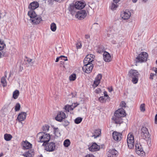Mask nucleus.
Segmentation results:
<instances>
[{"mask_svg": "<svg viewBox=\"0 0 157 157\" xmlns=\"http://www.w3.org/2000/svg\"><path fill=\"white\" fill-rule=\"evenodd\" d=\"M66 117V115L62 111L59 112L57 116L55 117L56 120L59 121L61 122L63 119Z\"/></svg>", "mask_w": 157, "mask_h": 157, "instance_id": "f8f14e48", "label": "nucleus"}, {"mask_svg": "<svg viewBox=\"0 0 157 157\" xmlns=\"http://www.w3.org/2000/svg\"><path fill=\"white\" fill-rule=\"evenodd\" d=\"M143 1L144 2H146L147 0H143Z\"/></svg>", "mask_w": 157, "mask_h": 157, "instance_id": "774afa93", "label": "nucleus"}, {"mask_svg": "<svg viewBox=\"0 0 157 157\" xmlns=\"http://www.w3.org/2000/svg\"><path fill=\"white\" fill-rule=\"evenodd\" d=\"M2 53L1 52H0V57H2Z\"/></svg>", "mask_w": 157, "mask_h": 157, "instance_id": "0e129e2a", "label": "nucleus"}, {"mask_svg": "<svg viewBox=\"0 0 157 157\" xmlns=\"http://www.w3.org/2000/svg\"><path fill=\"white\" fill-rule=\"evenodd\" d=\"M76 75L75 74H73L69 76V78H76Z\"/></svg>", "mask_w": 157, "mask_h": 157, "instance_id": "49530a36", "label": "nucleus"}, {"mask_svg": "<svg viewBox=\"0 0 157 157\" xmlns=\"http://www.w3.org/2000/svg\"><path fill=\"white\" fill-rule=\"evenodd\" d=\"M117 153V151L115 149H110L107 153V157H115Z\"/></svg>", "mask_w": 157, "mask_h": 157, "instance_id": "dca6fc26", "label": "nucleus"}, {"mask_svg": "<svg viewBox=\"0 0 157 157\" xmlns=\"http://www.w3.org/2000/svg\"><path fill=\"white\" fill-rule=\"evenodd\" d=\"M5 46V44L3 43V41H0V50H2Z\"/></svg>", "mask_w": 157, "mask_h": 157, "instance_id": "79ce46f5", "label": "nucleus"}, {"mask_svg": "<svg viewBox=\"0 0 157 157\" xmlns=\"http://www.w3.org/2000/svg\"><path fill=\"white\" fill-rule=\"evenodd\" d=\"M20 93L18 90H16L13 93V97L14 99H17Z\"/></svg>", "mask_w": 157, "mask_h": 157, "instance_id": "cd10ccee", "label": "nucleus"}, {"mask_svg": "<svg viewBox=\"0 0 157 157\" xmlns=\"http://www.w3.org/2000/svg\"><path fill=\"white\" fill-rule=\"evenodd\" d=\"M101 89L100 88H98L96 89L95 90V92L96 93H99L101 92Z\"/></svg>", "mask_w": 157, "mask_h": 157, "instance_id": "3c124183", "label": "nucleus"}, {"mask_svg": "<svg viewBox=\"0 0 157 157\" xmlns=\"http://www.w3.org/2000/svg\"><path fill=\"white\" fill-rule=\"evenodd\" d=\"M126 116L124 110L122 108L118 109L116 110L112 119L116 124H121L122 122V117Z\"/></svg>", "mask_w": 157, "mask_h": 157, "instance_id": "f257e3e1", "label": "nucleus"}, {"mask_svg": "<svg viewBox=\"0 0 157 157\" xmlns=\"http://www.w3.org/2000/svg\"><path fill=\"white\" fill-rule=\"evenodd\" d=\"M75 6L77 9H81L85 6L84 3L80 1H78L75 3Z\"/></svg>", "mask_w": 157, "mask_h": 157, "instance_id": "4be33fe9", "label": "nucleus"}, {"mask_svg": "<svg viewBox=\"0 0 157 157\" xmlns=\"http://www.w3.org/2000/svg\"><path fill=\"white\" fill-rule=\"evenodd\" d=\"M31 22L35 25L39 24L41 21H42V18L40 16L36 15L35 17L32 19H30Z\"/></svg>", "mask_w": 157, "mask_h": 157, "instance_id": "2eb2a0df", "label": "nucleus"}, {"mask_svg": "<svg viewBox=\"0 0 157 157\" xmlns=\"http://www.w3.org/2000/svg\"><path fill=\"white\" fill-rule=\"evenodd\" d=\"M140 110L142 112H144L145 111V104L144 103L140 105Z\"/></svg>", "mask_w": 157, "mask_h": 157, "instance_id": "e433bc0d", "label": "nucleus"}, {"mask_svg": "<svg viewBox=\"0 0 157 157\" xmlns=\"http://www.w3.org/2000/svg\"><path fill=\"white\" fill-rule=\"evenodd\" d=\"M56 29V24L54 23H53L51 24V30L53 32H55Z\"/></svg>", "mask_w": 157, "mask_h": 157, "instance_id": "473e14b6", "label": "nucleus"}, {"mask_svg": "<svg viewBox=\"0 0 157 157\" xmlns=\"http://www.w3.org/2000/svg\"><path fill=\"white\" fill-rule=\"evenodd\" d=\"M1 84L3 87L6 86L7 85V82L6 79H1Z\"/></svg>", "mask_w": 157, "mask_h": 157, "instance_id": "c9c22d12", "label": "nucleus"}, {"mask_svg": "<svg viewBox=\"0 0 157 157\" xmlns=\"http://www.w3.org/2000/svg\"><path fill=\"white\" fill-rule=\"evenodd\" d=\"M54 132L55 136H60V133L59 132V129L57 128H54Z\"/></svg>", "mask_w": 157, "mask_h": 157, "instance_id": "72a5a7b5", "label": "nucleus"}, {"mask_svg": "<svg viewBox=\"0 0 157 157\" xmlns=\"http://www.w3.org/2000/svg\"><path fill=\"white\" fill-rule=\"evenodd\" d=\"M100 82V79H95L94 81V83L92 85L93 87L94 88L96 87Z\"/></svg>", "mask_w": 157, "mask_h": 157, "instance_id": "c756f323", "label": "nucleus"}, {"mask_svg": "<svg viewBox=\"0 0 157 157\" xmlns=\"http://www.w3.org/2000/svg\"><path fill=\"white\" fill-rule=\"evenodd\" d=\"M34 154L33 152L28 151L23 154V155L26 157H32Z\"/></svg>", "mask_w": 157, "mask_h": 157, "instance_id": "7c9ffc66", "label": "nucleus"}, {"mask_svg": "<svg viewBox=\"0 0 157 157\" xmlns=\"http://www.w3.org/2000/svg\"><path fill=\"white\" fill-rule=\"evenodd\" d=\"M108 90L109 92H111L113 91V88L112 87H109L108 88Z\"/></svg>", "mask_w": 157, "mask_h": 157, "instance_id": "6e6d98bb", "label": "nucleus"}, {"mask_svg": "<svg viewBox=\"0 0 157 157\" xmlns=\"http://www.w3.org/2000/svg\"><path fill=\"white\" fill-rule=\"evenodd\" d=\"M138 0H132V2L133 3H135Z\"/></svg>", "mask_w": 157, "mask_h": 157, "instance_id": "e2e57ef3", "label": "nucleus"}, {"mask_svg": "<svg viewBox=\"0 0 157 157\" xmlns=\"http://www.w3.org/2000/svg\"><path fill=\"white\" fill-rule=\"evenodd\" d=\"M138 79H132V81L134 84H136L138 81Z\"/></svg>", "mask_w": 157, "mask_h": 157, "instance_id": "8fccbe9b", "label": "nucleus"}, {"mask_svg": "<svg viewBox=\"0 0 157 157\" xmlns=\"http://www.w3.org/2000/svg\"><path fill=\"white\" fill-rule=\"evenodd\" d=\"M21 107V105L19 103H17L15 106L14 109L16 111H17L20 110Z\"/></svg>", "mask_w": 157, "mask_h": 157, "instance_id": "ea45409f", "label": "nucleus"}, {"mask_svg": "<svg viewBox=\"0 0 157 157\" xmlns=\"http://www.w3.org/2000/svg\"><path fill=\"white\" fill-rule=\"evenodd\" d=\"M127 143L128 147L130 149L134 147V139L133 135L130 133L128 134L127 136Z\"/></svg>", "mask_w": 157, "mask_h": 157, "instance_id": "7ed1b4c3", "label": "nucleus"}, {"mask_svg": "<svg viewBox=\"0 0 157 157\" xmlns=\"http://www.w3.org/2000/svg\"><path fill=\"white\" fill-rule=\"evenodd\" d=\"M98 26H99V25H98V24L97 23H95L94 24V25L93 26V27L94 28V27H98Z\"/></svg>", "mask_w": 157, "mask_h": 157, "instance_id": "5fc2aeb1", "label": "nucleus"}, {"mask_svg": "<svg viewBox=\"0 0 157 157\" xmlns=\"http://www.w3.org/2000/svg\"><path fill=\"white\" fill-rule=\"evenodd\" d=\"M70 144V142L69 140L67 139L65 140L63 143L64 145L66 147H68Z\"/></svg>", "mask_w": 157, "mask_h": 157, "instance_id": "f704fd0d", "label": "nucleus"}, {"mask_svg": "<svg viewBox=\"0 0 157 157\" xmlns=\"http://www.w3.org/2000/svg\"><path fill=\"white\" fill-rule=\"evenodd\" d=\"M102 77V75L101 74H99L95 78H101Z\"/></svg>", "mask_w": 157, "mask_h": 157, "instance_id": "09e8293b", "label": "nucleus"}, {"mask_svg": "<svg viewBox=\"0 0 157 157\" xmlns=\"http://www.w3.org/2000/svg\"><path fill=\"white\" fill-rule=\"evenodd\" d=\"M39 6V4L36 1H33L28 6L30 10H34Z\"/></svg>", "mask_w": 157, "mask_h": 157, "instance_id": "a211bd4d", "label": "nucleus"}, {"mask_svg": "<svg viewBox=\"0 0 157 157\" xmlns=\"http://www.w3.org/2000/svg\"><path fill=\"white\" fill-rule=\"evenodd\" d=\"M25 60L29 64L31 63L33 64V62H32V59L26 57V59Z\"/></svg>", "mask_w": 157, "mask_h": 157, "instance_id": "37998d69", "label": "nucleus"}, {"mask_svg": "<svg viewBox=\"0 0 157 157\" xmlns=\"http://www.w3.org/2000/svg\"><path fill=\"white\" fill-rule=\"evenodd\" d=\"M50 139L49 134L41 132L38 133L36 135V139L38 142H43V145L48 142Z\"/></svg>", "mask_w": 157, "mask_h": 157, "instance_id": "f03ea898", "label": "nucleus"}, {"mask_svg": "<svg viewBox=\"0 0 157 157\" xmlns=\"http://www.w3.org/2000/svg\"><path fill=\"white\" fill-rule=\"evenodd\" d=\"M155 73H156V72L157 71V68H155Z\"/></svg>", "mask_w": 157, "mask_h": 157, "instance_id": "69168bd1", "label": "nucleus"}, {"mask_svg": "<svg viewBox=\"0 0 157 157\" xmlns=\"http://www.w3.org/2000/svg\"><path fill=\"white\" fill-rule=\"evenodd\" d=\"M136 151L138 155L141 156H143L145 154L142 147L140 144H136L135 145Z\"/></svg>", "mask_w": 157, "mask_h": 157, "instance_id": "1a4fd4ad", "label": "nucleus"}, {"mask_svg": "<svg viewBox=\"0 0 157 157\" xmlns=\"http://www.w3.org/2000/svg\"><path fill=\"white\" fill-rule=\"evenodd\" d=\"M104 60L106 62H109L112 60V58L110 54L108 52H105L103 54Z\"/></svg>", "mask_w": 157, "mask_h": 157, "instance_id": "aec40b11", "label": "nucleus"}, {"mask_svg": "<svg viewBox=\"0 0 157 157\" xmlns=\"http://www.w3.org/2000/svg\"><path fill=\"white\" fill-rule=\"evenodd\" d=\"M86 15V13L85 10H80L77 12L75 15V17L80 20H82L85 17Z\"/></svg>", "mask_w": 157, "mask_h": 157, "instance_id": "9d476101", "label": "nucleus"}, {"mask_svg": "<svg viewBox=\"0 0 157 157\" xmlns=\"http://www.w3.org/2000/svg\"><path fill=\"white\" fill-rule=\"evenodd\" d=\"M68 9L71 13H73L74 12H75V10L77 9L75 6H74L73 5H70Z\"/></svg>", "mask_w": 157, "mask_h": 157, "instance_id": "bb28decb", "label": "nucleus"}, {"mask_svg": "<svg viewBox=\"0 0 157 157\" xmlns=\"http://www.w3.org/2000/svg\"><path fill=\"white\" fill-rule=\"evenodd\" d=\"M21 145L23 149H29L32 146V144L26 140L22 141Z\"/></svg>", "mask_w": 157, "mask_h": 157, "instance_id": "ddd939ff", "label": "nucleus"}, {"mask_svg": "<svg viewBox=\"0 0 157 157\" xmlns=\"http://www.w3.org/2000/svg\"><path fill=\"white\" fill-rule=\"evenodd\" d=\"M131 16V13L128 10H125L122 13L121 16L122 18L126 20L128 19Z\"/></svg>", "mask_w": 157, "mask_h": 157, "instance_id": "f3484780", "label": "nucleus"}, {"mask_svg": "<svg viewBox=\"0 0 157 157\" xmlns=\"http://www.w3.org/2000/svg\"><path fill=\"white\" fill-rule=\"evenodd\" d=\"M155 124H157V114L156 115L155 118Z\"/></svg>", "mask_w": 157, "mask_h": 157, "instance_id": "864d4df0", "label": "nucleus"}, {"mask_svg": "<svg viewBox=\"0 0 157 157\" xmlns=\"http://www.w3.org/2000/svg\"><path fill=\"white\" fill-rule=\"evenodd\" d=\"M118 6V5L117 4L113 2L112 3L110 9L111 10H116Z\"/></svg>", "mask_w": 157, "mask_h": 157, "instance_id": "2f4dec72", "label": "nucleus"}, {"mask_svg": "<svg viewBox=\"0 0 157 157\" xmlns=\"http://www.w3.org/2000/svg\"><path fill=\"white\" fill-rule=\"evenodd\" d=\"M156 74V73H151L150 75V78H153L152 77L154 76V75H155Z\"/></svg>", "mask_w": 157, "mask_h": 157, "instance_id": "603ef678", "label": "nucleus"}, {"mask_svg": "<svg viewBox=\"0 0 157 157\" xmlns=\"http://www.w3.org/2000/svg\"><path fill=\"white\" fill-rule=\"evenodd\" d=\"M49 126L48 125H44L42 128V129L44 131H47L49 130Z\"/></svg>", "mask_w": 157, "mask_h": 157, "instance_id": "a19ab883", "label": "nucleus"}, {"mask_svg": "<svg viewBox=\"0 0 157 157\" xmlns=\"http://www.w3.org/2000/svg\"><path fill=\"white\" fill-rule=\"evenodd\" d=\"M90 36L88 34H86L85 35V38L86 39H88L90 38Z\"/></svg>", "mask_w": 157, "mask_h": 157, "instance_id": "bf43d9fd", "label": "nucleus"}, {"mask_svg": "<svg viewBox=\"0 0 157 157\" xmlns=\"http://www.w3.org/2000/svg\"><path fill=\"white\" fill-rule=\"evenodd\" d=\"M100 148V146L97 144L96 143H93L89 148L90 151L92 152L95 151L99 150Z\"/></svg>", "mask_w": 157, "mask_h": 157, "instance_id": "6ab92c4d", "label": "nucleus"}, {"mask_svg": "<svg viewBox=\"0 0 157 157\" xmlns=\"http://www.w3.org/2000/svg\"><path fill=\"white\" fill-rule=\"evenodd\" d=\"M99 100L101 102H105V98L102 96L100 97L99 98Z\"/></svg>", "mask_w": 157, "mask_h": 157, "instance_id": "c03bdc74", "label": "nucleus"}, {"mask_svg": "<svg viewBox=\"0 0 157 157\" xmlns=\"http://www.w3.org/2000/svg\"><path fill=\"white\" fill-rule=\"evenodd\" d=\"M28 14L30 17V19H33L37 15L34 10H30L28 12Z\"/></svg>", "mask_w": 157, "mask_h": 157, "instance_id": "393cba45", "label": "nucleus"}, {"mask_svg": "<svg viewBox=\"0 0 157 157\" xmlns=\"http://www.w3.org/2000/svg\"><path fill=\"white\" fill-rule=\"evenodd\" d=\"M26 113L25 112H21L18 115L17 117V120L20 122L24 120L26 118Z\"/></svg>", "mask_w": 157, "mask_h": 157, "instance_id": "412c9836", "label": "nucleus"}, {"mask_svg": "<svg viewBox=\"0 0 157 157\" xmlns=\"http://www.w3.org/2000/svg\"><path fill=\"white\" fill-rule=\"evenodd\" d=\"M104 94L105 96L109 97L107 94V92H106L104 91Z\"/></svg>", "mask_w": 157, "mask_h": 157, "instance_id": "13d9d810", "label": "nucleus"}, {"mask_svg": "<svg viewBox=\"0 0 157 157\" xmlns=\"http://www.w3.org/2000/svg\"><path fill=\"white\" fill-rule=\"evenodd\" d=\"M85 157H94V156L92 155L89 154L86 155Z\"/></svg>", "mask_w": 157, "mask_h": 157, "instance_id": "052dcab7", "label": "nucleus"}, {"mask_svg": "<svg viewBox=\"0 0 157 157\" xmlns=\"http://www.w3.org/2000/svg\"><path fill=\"white\" fill-rule=\"evenodd\" d=\"M111 43L113 44H115L116 43V41L114 40H113L111 41Z\"/></svg>", "mask_w": 157, "mask_h": 157, "instance_id": "680f3d73", "label": "nucleus"}, {"mask_svg": "<svg viewBox=\"0 0 157 157\" xmlns=\"http://www.w3.org/2000/svg\"><path fill=\"white\" fill-rule=\"evenodd\" d=\"M12 75V73L11 72H7L6 71L4 73V76L2 77V78H12L11 76Z\"/></svg>", "mask_w": 157, "mask_h": 157, "instance_id": "a878e982", "label": "nucleus"}, {"mask_svg": "<svg viewBox=\"0 0 157 157\" xmlns=\"http://www.w3.org/2000/svg\"><path fill=\"white\" fill-rule=\"evenodd\" d=\"M120 0H113V2L117 4Z\"/></svg>", "mask_w": 157, "mask_h": 157, "instance_id": "4d7b16f0", "label": "nucleus"}, {"mask_svg": "<svg viewBox=\"0 0 157 157\" xmlns=\"http://www.w3.org/2000/svg\"><path fill=\"white\" fill-rule=\"evenodd\" d=\"M82 119L81 117H78L75 120V122L76 124H78L82 121Z\"/></svg>", "mask_w": 157, "mask_h": 157, "instance_id": "4c0bfd02", "label": "nucleus"}, {"mask_svg": "<svg viewBox=\"0 0 157 157\" xmlns=\"http://www.w3.org/2000/svg\"><path fill=\"white\" fill-rule=\"evenodd\" d=\"M95 57V56L92 54H89L87 55L84 58V63H90L93 64V63Z\"/></svg>", "mask_w": 157, "mask_h": 157, "instance_id": "0eeeda50", "label": "nucleus"}, {"mask_svg": "<svg viewBox=\"0 0 157 157\" xmlns=\"http://www.w3.org/2000/svg\"><path fill=\"white\" fill-rule=\"evenodd\" d=\"M77 106V105H76L75 104H73L72 105H66L64 109H65V111L66 112H69L70 110H73L74 108L75 107Z\"/></svg>", "mask_w": 157, "mask_h": 157, "instance_id": "5701e85b", "label": "nucleus"}, {"mask_svg": "<svg viewBox=\"0 0 157 157\" xmlns=\"http://www.w3.org/2000/svg\"><path fill=\"white\" fill-rule=\"evenodd\" d=\"M12 138V136L10 134H5L4 135V138L7 141L10 140Z\"/></svg>", "mask_w": 157, "mask_h": 157, "instance_id": "c85d7f7f", "label": "nucleus"}, {"mask_svg": "<svg viewBox=\"0 0 157 157\" xmlns=\"http://www.w3.org/2000/svg\"><path fill=\"white\" fill-rule=\"evenodd\" d=\"M75 80V79H69L70 81H74Z\"/></svg>", "mask_w": 157, "mask_h": 157, "instance_id": "338daca9", "label": "nucleus"}, {"mask_svg": "<svg viewBox=\"0 0 157 157\" xmlns=\"http://www.w3.org/2000/svg\"><path fill=\"white\" fill-rule=\"evenodd\" d=\"M46 145L45 150L47 151H53L56 149L55 143L53 142H50L47 143Z\"/></svg>", "mask_w": 157, "mask_h": 157, "instance_id": "6e6552de", "label": "nucleus"}, {"mask_svg": "<svg viewBox=\"0 0 157 157\" xmlns=\"http://www.w3.org/2000/svg\"><path fill=\"white\" fill-rule=\"evenodd\" d=\"M140 136L141 137L144 139H146L149 138L150 137L147 128L145 127H143L141 129Z\"/></svg>", "mask_w": 157, "mask_h": 157, "instance_id": "39448f33", "label": "nucleus"}, {"mask_svg": "<svg viewBox=\"0 0 157 157\" xmlns=\"http://www.w3.org/2000/svg\"><path fill=\"white\" fill-rule=\"evenodd\" d=\"M94 133L93 134L92 137H94V138L98 137L101 134V130L100 129H98L96 130L94 132Z\"/></svg>", "mask_w": 157, "mask_h": 157, "instance_id": "b1692460", "label": "nucleus"}, {"mask_svg": "<svg viewBox=\"0 0 157 157\" xmlns=\"http://www.w3.org/2000/svg\"><path fill=\"white\" fill-rule=\"evenodd\" d=\"M147 56L148 54L147 53L143 52L140 54L136 58V59H138L136 62L142 63L145 62L147 60Z\"/></svg>", "mask_w": 157, "mask_h": 157, "instance_id": "423d86ee", "label": "nucleus"}, {"mask_svg": "<svg viewBox=\"0 0 157 157\" xmlns=\"http://www.w3.org/2000/svg\"><path fill=\"white\" fill-rule=\"evenodd\" d=\"M129 76L132 78H137L139 74L138 72L136 70H131L128 74Z\"/></svg>", "mask_w": 157, "mask_h": 157, "instance_id": "9b49d317", "label": "nucleus"}, {"mask_svg": "<svg viewBox=\"0 0 157 157\" xmlns=\"http://www.w3.org/2000/svg\"><path fill=\"white\" fill-rule=\"evenodd\" d=\"M62 58H65L66 59H64V61H67V58L66 57H65L64 56H61L59 57H57L56 59V62H58L59 59H62Z\"/></svg>", "mask_w": 157, "mask_h": 157, "instance_id": "58836bf2", "label": "nucleus"}, {"mask_svg": "<svg viewBox=\"0 0 157 157\" xmlns=\"http://www.w3.org/2000/svg\"><path fill=\"white\" fill-rule=\"evenodd\" d=\"M122 134L117 132H114L113 133V139L116 141L121 140L122 138Z\"/></svg>", "mask_w": 157, "mask_h": 157, "instance_id": "4468645a", "label": "nucleus"}, {"mask_svg": "<svg viewBox=\"0 0 157 157\" xmlns=\"http://www.w3.org/2000/svg\"><path fill=\"white\" fill-rule=\"evenodd\" d=\"M84 63V65L82 67L83 71L87 73H90L93 69V64L87 63Z\"/></svg>", "mask_w": 157, "mask_h": 157, "instance_id": "20e7f679", "label": "nucleus"}, {"mask_svg": "<svg viewBox=\"0 0 157 157\" xmlns=\"http://www.w3.org/2000/svg\"><path fill=\"white\" fill-rule=\"evenodd\" d=\"M125 105H126L124 101L121 102V103L120 104V106L122 107H125Z\"/></svg>", "mask_w": 157, "mask_h": 157, "instance_id": "de8ad7c7", "label": "nucleus"}, {"mask_svg": "<svg viewBox=\"0 0 157 157\" xmlns=\"http://www.w3.org/2000/svg\"><path fill=\"white\" fill-rule=\"evenodd\" d=\"M76 46L77 49H80L81 48L82 45L80 42L76 44Z\"/></svg>", "mask_w": 157, "mask_h": 157, "instance_id": "a18cd8bd", "label": "nucleus"}]
</instances>
